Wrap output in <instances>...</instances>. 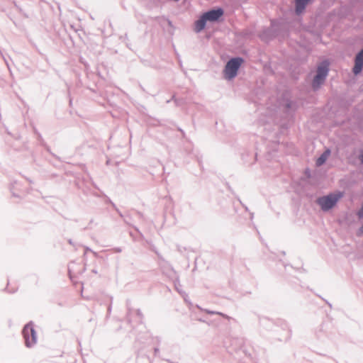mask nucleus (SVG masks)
<instances>
[{"label":"nucleus","mask_w":363,"mask_h":363,"mask_svg":"<svg viewBox=\"0 0 363 363\" xmlns=\"http://www.w3.org/2000/svg\"><path fill=\"white\" fill-rule=\"evenodd\" d=\"M342 196V191H337L318 198L316 202L323 211H328L332 209Z\"/></svg>","instance_id":"obj_1"},{"label":"nucleus","mask_w":363,"mask_h":363,"mask_svg":"<svg viewBox=\"0 0 363 363\" xmlns=\"http://www.w3.org/2000/svg\"><path fill=\"white\" fill-rule=\"evenodd\" d=\"M244 60L241 57H235L230 59L227 62L223 70L224 78L228 80L234 79L237 76L238 72Z\"/></svg>","instance_id":"obj_2"},{"label":"nucleus","mask_w":363,"mask_h":363,"mask_svg":"<svg viewBox=\"0 0 363 363\" xmlns=\"http://www.w3.org/2000/svg\"><path fill=\"white\" fill-rule=\"evenodd\" d=\"M22 333L25 340V345L28 347H31L36 344L37 334L34 329L33 322H29L23 328Z\"/></svg>","instance_id":"obj_3"},{"label":"nucleus","mask_w":363,"mask_h":363,"mask_svg":"<svg viewBox=\"0 0 363 363\" xmlns=\"http://www.w3.org/2000/svg\"><path fill=\"white\" fill-rule=\"evenodd\" d=\"M277 22L276 20L273 19L271 20V26L264 28L261 33L259 34L260 38L267 42L274 38H275L278 33V30L277 28Z\"/></svg>","instance_id":"obj_4"},{"label":"nucleus","mask_w":363,"mask_h":363,"mask_svg":"<svg viewBox=\"0 0 363 363\" xmlns=\"http://www.w3.org/2000/svg\"><path fill=\"white\" fill-rule=\"evenodd\" d=\"M282 107L284 112L289 117L293 118L298 108V102L290 99L283 100Z\"/></svg>","instance_id":"obj_5"},{"label":"nucleus","mask_w":363,"mask_h":363,"mask_svg":"<svg viewBox=\"0 0 363 363\" xmlns=\"http://www.w3.org/2000/svg\"><path fill=\"white\" fill-rule=\"evenodd\" d=\"M209 22H217L224 14V10L221 7H216L203 13Z\"/></svg>","instance_id":"obj_6"},{"label":"nucleus","mask_w":363,"mask_h":363,"mask_svg":"<svg viewBox=\"0 0 363 363\" xmlns=\"http://www.w3.org/2000/svg\"><path fill=\"white\" fill-rule=\"evenodd\" d=\"M363 69V48L355 56L352 72L355 75L360 74Z\"/></svg>","instance_id":"obj_7"},{"label":"nucleus","mask_w":363,"mask_h":363,"mask_svg":"<svg viewBox=\"0 0 363 363\" xmlns=\"http://www.w3.org/2000/svg\"><path fill=\"white\" fill-rule=\"evenodd\" d=\"M208 21L205 16V15L203 13L200 18L196 20L194 23L195 27L194 30L196 33H200L201 30H203L206 25V22Z\"/></svg>","instance_id":"obj_8"},{"label":"nucleus","mask_w":363,"mask_h":363,"mask_svg":"<svg viewBox=\"0 0 363 363\" xmlns=\"http://www.w3.org/2000/svg\"><path fill=\"white\" fill-rule=\"evenodd\" d=\"M311 0H295V12L296 14H301L306 8Z\"/></svg>","instance_id":"obj_9"},{"label":"nucleus","mask_w":363,"mask_h":363,"mask_svg":"<svg viewBox=\"0 0 363 363\" xmlns=\"http://www.w3.org/2000/svg\"><path fill=\"white\" fill-rule=\"evenodd\" d=\"M325 79L326 77L316 74L311 83L313 89L314 91L318 90L320 88L321 85L324 84Z\"/></svg>","instance_id":"obj_10"},{"label":"nucleus","mask_w":363,"mask_h":363,"mask_svg":"<svg viewBox=\"0 0 363 363\" xmlns=\"http://www.w3.org/2000/svg\"><path fill=\"white\" fill-rule=\"evenodd\" d=\"M329 70V63L327 61H323L318 66L316 74L327 77Z\"/></svg>","instance_id":"obj_11"},{"label":"nucleus","mask_w":363,"mask_h":363,"mask_svg":"<svg viewBox=\"0 0 363 363\" xmlns=\"http://www.w3.org/2000/svg\"><path fill=\"white\" fill-rule=\"evenodd\" d=\"M20 186L21 184L17 182H14L11 184L10 191L12 193L13 196L18 198L21 197V195L19 194V192L21 191Z\"/></svg>","instance_id":"obj_12"},{"label":"nucleus","mask_w":363,"mask_h":363,"mask_svg":"<svg viewBox=\"0 0 363 363\" xmlns=\"http://www.w3.org/2000/svg\"><path fill=\"white\" fill-rule=\"evenodd\" d=\"M330 153V150H326L325 151H324L321 155L316 160V165L318 167H320L321 165H323L325 161L327 160L329 155Z\"/></svg>","instance_id":"obj_13"},{"label":"nucleus","mask_w":363,"mask_h":363,"mask_svg":"<svg viewBox=\"0 0 363 363\" xmlns=\"http://www.w3.org/2000/svg\"><path fill=\"white\" fill-rule=\"evenodd\" d=\"M174 287H175V289L181 294L182 295V296L184 297V300L186 301V296H187L186 294L180 288H181V284H180V281H179V277H177L174 281Z\"/></svg>","instance_id":"obj_14"},{"label":"nucleus","mask_w":363,"mask_h":363,"mask_svg":"<svg viewBox=\"0 0 363 363\" xmlns=\"http://www.w3.org/2000/svg\"><path fill=\"white\" fill-rule=\"evenodd\" d=\"M259 324L268 329H270L273 324V321L267 318L263 317L259 318Z\"/></svg>","instance_id":"obj_15"},{"label":"nucleus","mask_w":363,"mask_h":363,"mask_svg":"<svg viewBox=\"0 0 363 363\" xmlns=\"http://www.w3.org/2000/svg\"><path fill=\"white\" fill-rule=\"evenodd\" d=\"M201 311H205L206 313L208 314H210V315H214V314H218V315H222V316H225L223 313H220V312H217V311H211V310H208V309H203L201 308H200L199 306H197Z\"/></svg>","instance_id":"obj_16"},{"label":"nucleus","mask_w":363,"mask_h":363,"mask_svg":"<svg viewBox=\"0 0 363 363\" xmlns=\"http://www.w3.org/2000/svg\"><path fill=\"white\" fill-rule=\"evenodd\" d=\"M14 6L15 7L18 9V11L21 13L23 14L25 17L28 18V16L24 13V11H23V9L16 4L14 2Z\"/></svg>","instance_id":"obj_17"},{"label":"nucleus","mask_w":363,"mask_h":363,"mask_svg":"<svg viewBox=\"0 0 363 363\" xmlns=\"http://www.w3.org/2000/svg\"><path fill=\"white\" fill-rule=\"evenodd\" d=\"M110 251L114 252V253H120L123 251V249L120 247H113L111 250H109Z\"/></svg>","instance_id":"obj_18"},{"label":"nucleus","mask_w":363,"mask_h":363,"mask_svg":"<svg viewBox=\"0 0 363 363\" xmlns=\"http://www.w3.org/2000/svg\"><path fill=\"white\" fill-rule=\"evenodd\" d=\"M84 255L83 256H84V257H85L86 255V253H89V252H91L92 250L90 247H87V246H84Z\"/></svg>","instance_id":"obj_19"},{"label":"nucleus","mask_w":363,"mask_h":363,"mask_svg":"<svg viewBox=\"0 0 363 363\" xmlns=\"http://www.w3.org/2000/svg\"><path fill=\"white\" fill-rule=\"evenodd\" d=\"M136 314H137V315L140 318V319H142V318H143V314H142V312H141V311H140V309H138V310L136 311Z\"/></svg>","instance_id":"obj_20"},{"label":"nucleus","mask_w":363,"mask_h":363,"mask_svg":"<svg viewBox=\"0 0 363 363\" xmlns=\"http://www.w3.org/2000/svg\"><path fill=\"white\" fill-rule=\"evenodd\" d=\"M159 352H160V350H159V348H158V347H155V348H154V354H155V356H157V355H158V354H159Z\"/></svg>","instance_id":"obj_21"},{"label":"nucleus","mask_w":363,"mask_h":363,"mask_svg":"<svg viewBox=\"0 0 363 363\" xmlns=\"http://www.w3.org/2000/svg\"><path fill=\"white\" fill-rule=\"evenodd\" d=\"M359 160L361 163H363V150L361 151V153L359 155Z\"/></svg>","instance_id":"obj_22"},{"label":"nucleus","mask_w":363,"mask_h":363,"mask_svg":"<svg viewBox=\"0 0 363 363\" xmlns=\"http://www.w3.org/2000/svg\"><path fill=\"white\" fill-rule=\"evenodd\" d=\"M358 234L359 235H362L363 234V225L359 228V231H358Z\"/></svg>","instance_id":"obj_23"},{"label":"nucleus","mask_w":363,"mask_h":363,"mask_svg":"<svg viewBox=\"0 0 363 363\" xmlns=\"http://www.w3.org/2000/svg\"><path fill=\"white\" fill-rule=\"evenodd\" d=\"M91 253L93 254V255L96 257V258H99V254L96 252H94L92 250Z\"/></svg>","instance_id":"obj_24"},{"label":"nucleus","mask_w":363,"mask_h":363,"mask_svg":"<svg viewBox=\"0 0 363 363\" xmlns=\"http://www.w3.org/2000/svg\"><path fill=\"white\" fill-rule=\"evenodd\" d=\"M68 242H69V244H70L71 245L74 246V242H73V241H72V239H69V240H68Z\"/></svg>","instance_id":"obj_25"},{"label":"nucleus","mask_w":363,"mask_h":363,"mask_svg":"<svg viewBox=\"0 0 363 363\" xmlns=\"http://www.w3.org/2000/svg\"><path fill=\"white\" fill-rule=\"evenodd\" d=\"M111 306L110 305L108 307V313H111Z\"/></svg>","instance_id":"obj_26"},{"label":"nucleus","mask_w":363,"mask_h":363,"mask_svg":"<svg viewBox=\"0 0 363 363\" xmlns=\"http://www.w3.org/2000/svg\"><path fill=\"white\" fill-rule=\"evenodd\" d=\"M137 214L140 217L142 218L143 216V213H141L140 212H137Z\"/></svg>","instance_id":"obj_27"},{"label":"nucleus","mask_w":363,"mask_h":363,"mask_svg":"<svg viewBox=\"0 0 363 363\" xmlns=\"http://www.w3.org/2000/svg\"><path fill=\"white\" fill-rule=\"evenodd\" d=\"M326 303L329 306L330 308H332V304L329 303L328 301H325Z\"/></svg>","instance_id":"obj_28"},{"label":"nucleus","mask_w":363,"mask_h":363,"mask_svg":"<svg viewBox=\"0 0 363 363\" xmlns=\"http://www.w3.org/2000/svg\"><path fill=\"white\" fill-rule=\"evenodd\" d=\"M254 218V213H250V219H253Z\"/></svg>","instance_id":"obj_29"},{"label":"nucleus","mask_w":363,"mask_h":363,"mask_svg":"<svg viewBox=\"0 0 363 363\" xmlns=\"http://www.w3.org/2000/svg\"><path fill=\"white\" fill-rule=\"evenodd\" d=\"M242 206L245 208V211H248V208H247V206H245V205H244V204H242Z\"/></svg>","instance_id":"obj_30"},{"label":"nucleus","mask_w":363,"mask_h":363,"mask_svg":"<svg viewBox=\"0 0 363 363\" xmlns=\"http://www.w3.org/2000/svg\"><path fill=\"white\" fill-rule=\"evenodd\" d=\"M116 211L118 212V213H119L120 216H121V217H123V214H122V213H121L118 209H116Z\"/></svg>","instance_id":"obj_31"},{"label":"nucleus","mask_w":363,"mask_h":363,"mask_svg":"<svg viewBox=\"0 0 363 363\" xmlns=\"http://www.w3.org/2000/svg\"><path fill=\"white\" fill-rule=\"evenodd\" d=\"M69 274L70 278H72V275H71V270H70V269H69Z\"/></svg>","instance_id":"obj_32"},{"label":"nucleus","mask_w":363,"mask_h":363,"mask_svg":"<svg viewBox=\"0 0 363 363\" xmlns=\"http://www.w3.org/2000/svg\"><path fill=\"white\" fill-rule=\"evenodd\" d=\"M156 339H157V342L159 343L160 342V339L159 337H157Z\"/></svg>","instance_id":"obj_33"},{"label":"nucleus","mask_w":363,"mask_h":363,"mask_svg":"<svg viewBox=\"0 0 363 363\" xmlns=\"http://www.w3.org/2000/svg\"><path fill=\"white\" fill-rule=\"evenodd\" d=\"M180 131L182 133L183 135H184L183 130H180Z\"/></svg>","instance_id":"obj_34"},{"label":"nucleus","mask_w":363,"mask_h":363,"mask_svg":"<svg viewBox=\"0 0 363 363\" xmlns=\"http://www.w3.org/2000/svg\"><path fill=\"white\" fill-rule=\"evenodd\" d=\"M28 181L29 182V183H32V181L28 179Z\"/></svg>","instance_id":"obj_35"},{"label":"nucleus","mask_w":363,"mask_h":363,"mask_svg":"<svg viewBox=\"0 0 363 363\" xmlns=\"http://www.w3.org/2000/svg\"><path fill=\"white\" fill-rule=\"evenodd\" d=\"M167 362H169V363H172L169 359H167Z\"/></svg>","instance_id":"obj_36"},{"label":"nucleus","mask_w":363,"mask_h":363,"mask_svg":"<svg viewBox=\"0 0 363 363\" xmlns=\"http://www.w3.org/2000/svg\"><path fill=\"white\" fill-rule=\"evenodd\" d=\"M174 1H178L179 0H174Z\"/></svg>","instance_id":"obj_37"}]
</instances>
